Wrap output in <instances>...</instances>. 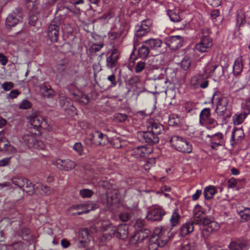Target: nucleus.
<instances>
[{
    "label": "nucleus",
    "instance_id": "59",
    "mask_svg": "<svg viewBox=\"0 0 250 250\" xmlns=\"http://www.w3.org/2000/svg\"><path fill=\"white\" fill-rule=\"evenodd\" d=\"M67 89L68 90L71 95L72 92L78 93V92H79L77 87L74 83H71L68 85L67 86Z\"/></svg>",
    "mask_w": 250,
    "mask_h": 250
},
{
    "label": "nucleus",
    "instance_id": "18",
    "mask_svg": "<svg viewBox=\"0 0 250 250\" xmlns=\"http://www.w3.org/2000/svg\"><path fill=\"white\" fill-rule=\"evenodd\" d=\"M207 137L210 139L211 147L216 149L219 146H221L225 142L224 135L221 132H218L213 135H207Z\"/></svg>",
    "mask_w": 250,
    "mask_h": 250
},
{
    "label": "nucleus",
    "instance_id": "15",
    "mask_svg": "<svg viewBox=\"0 0 250 250\" xmlns=\"http://www.w3.org/2000/svg\"><path fill=\"white\" fill-rule=\"evenodd\" d=\"M205 209L199 205L197 204L193 209V219L192 221L195 225H202L206 217L203 215L205 214Z\"/></svg>",
    "mask_w": 250,
    "mask_h": 250
},
{
    "label": "nucleus",
    "instance_id": "23",
    "mask_svg": "<svg viewBox=\"0 0 250 250\" xmlns=\"http://www.w3.org/2000/svg\"><path fill=\"white\" fill-rule=\"evenodd\" d=\"M202 225L207 226L206 228L204 229L203 231H206L208 233L216 231L218 230L220 228L219 224L213 221L212 219L208 216L206 217Z\"/></svg>",
    "mask_w": 250,
    "mask_h": 250
},
{
    "label": "nucleus",
    "instance_id": "16",
    "mask_svg": "<svg viewBox=\"0 0 250 250\" xmlns=\"http://www.w3.org/2000/svg\"><path fill=\"white\" fill-rule=\"evenodd\" d=\"M183 40L182 37L179 35L170 36L166 39V44L171 50H175L182 46Z\"/></svg>",
    "mask_w": 250,
    "mask_h": 250
},
{
    "label": "nucleus",
    "instance_id": "46",
    "mask_svg": "<svg viewBox=\"0 0 250 250\" xmlns=\"http://www.w3.org/2000/svg\"><path fill=\"white\" fill-rule=\"evenodd\" d=\"M38 22V17L37 15L30 12L29 15L28 23L31 26H36Z\"/></svg>",
    "mask_w": 250,
    "mask_h": 250
},
{
    "label": "nucleus",
    "instance_id": "30",
    "mask_svg": "<svg viewBox=\"0 0 250 250\" xmlns=\"http://www.w3.org/2000/svg\"><path fill=\"white\" fill-rule=\"evenodd\" d=\"M229 248L230 250H248L249 249L247 243L240 239L231 241Z\"/></svg>",
    "mask_w": 250,
    "mask_h": 250
},
{
    "label": "nucleus",
    "instance_id": "45",
    "mask_svg": "<svg viewBox=\"0 0 250 250\" xmlns=\"http://www.w3.org/2000/svg\"><path fill=\"white\" fill-rule=\"evenodd\" d=\"M196 249L197 245L193 241L184 243L181 248V250H196Z\"/></svg>",
    "mask_w": 250,
    "mask_h": 250
},
{
    "label": "nucleus",
    "instance_id": "63",
    "mask_svg": "<svg viewBox=\"0 0 250 250\" xmlns=\"http://www.w3.org/2000/svg\"><path fill=\"white\" fill-rule=\"evenodd\" d=\"M80 236L83 239H88L89 235V231L87 229H83L81 231L80 233Z\"/></svg>",
    "mask_w": 250,
    "mask_h": 250
},
{
    "label": "nucleus",
    "instance_id": "39",
    "mask_svg": "<svg viewBox=\"0 0 250 250\" xmlns=\"http://www.w3.org/2000/svg\"><path fill=\"white\" fill-rule=\"evenodd\" d=\"M248 115L249 114L244 111L241 113H238L235 114L233 116V121L234 124L236 125H239L241 124Z\"/></svg>",
    "mask_w": 250,
    "mask_h": 250
},
{
    "label": "nucleus",
    "instance_id": "4",
    "mask_svg": "<svg viewBox=\"0 0 250 250\" xmlns=\"http://www.w3.org/2000/svg\"><path fill=\"white\" fill-rule=\"evenodd\" d=\"M108 142L107 136L99 130L93 131L84 140L85 144L88 146H91L92 145L97 146H104Z\"/></svg>",
    "mask_w": 250,
    "mask_h": 250
},
{
    "label": "nucleus",
    "instance_id": "9",
    "mask_svg": "<svg viewBox=\"0 0 250 250\" xmlns=\"http://www.w3.org/2000/svg\"><path fill=\"white\" fill-rule=\"evenodd\" d=\"M152 25V21L150 19L143 21L140 24L135 26V35L137 39L141 38L150 31V26Z\"/></svg>",
    "mask_w": 250,
    "mask_h": 250
},
{
    "label": "nucleus",
    "instance_id": "31",
    "mask_svg": "<svg viewBox=\"0 0 250 250\" xmlns=\"http://www.w3.org/2000/svg\"><path fill=\"white\" fill-rule=\"evenodd\" d=\"M243 59L242 56L238 57L234 61L233 66V73L234 75H240L243 69Z\"/></svg>",
    "mask_w": 250,
    "mask_h": 250
},
{
    "label": "nucleus",
    "instance_id": "55",
    "mask_svg": "<svg viewBox=\"0 0 250 250\" xmlns=\"http://www.w3.org/2000/svg\"><path fill=\"white\" fill-rule=\"evenodd\" d=\"M73 149L76 151L79 155H82L83 153V145L80 143H76L73 146Z\"/></svg>",
    "mask_w": 250,
    "mask_h": 250
},
{
    "label": "nucleus",
    "instance_id": "26",
    "mask_svg": "<svg viewBox=\"0 0 250 250\" xmlns=\"http://www.w3.org/2000/svg\"><path fill=\"white\" fill-rule=\"evenodd\" d=\"M59 97L60 104L65 110H70L72 112L76 110V108L73 106L70 99L64 94L60 93Z\"/></svg>",
    "mask_w": 250,
    "mask_h": 250
},
{
    "label": "nucleus",
    "instance_id": "44",
    "mask_svg": "<svg viewBox=\"0 0 250 250\" xmlns=\"http://www.w3.org/2000/svg\"><path fill=\"white\" fill-rule=\"evenodd\" d=\"M38 189H40L42 191L41 194L42 195H49L52 192V190L50 187L46 185L38 183Z\"/></svg>",
    "mask_w": 250,
    "mask_h": 250
},
{
    "label": "nucleus",
    "instance_id": "32",
    "mask_svg": "<svg viewBox=\"0 0 250 250\" xmlns=\"http://www.w3.org/2000/svg\"><path fill=\"white\" fill-rule=\"evenodd\" d=\"M194 225L195 224L192 221L183 224L179 229L180 234L182 236H185L192 232L194 229Z\"/></svg>",
    "mask_w": 250,
    "mask_h": 250
},
{
    "label": "nucleus",
    "instance_id": "40",
    "mask_svg": "<svg viewBox=\"0 0 250 250\" xmlns=\"http://www.w3.org/2000/svg\"><path fill=\"white\" fill-rule=\"evenodd\" d=\"M25 180H26V178L22 176H17L11 179L12 183L22 190L24 187Z\"/></svg>",
    "mask_w": 250,
    "mask_h": 250
},
{
    "label": "nucleus",
    "instance_id": "10",
    "mask_svg": "<svg viewBox=\"0 0 250 250\" xmlns=\"http://www.w3.org/2000/svg\"><path fill=\"white\" fill-rule=\"evenodd\" d=\"M102 228L104 230L101 240L103 242H106L110 240L113 236L116 237V227L109 223H102Z\"/></svg>",
    "mask_w": 250,
    "mask_h": 250
},
{
    "label": "nucleus",
    "instance_id": "12",
    "mask_svg": "<svg viewBox=\"0 0 250 250\" xmlns=\"http://www.w3.org/2000/svg\"><path fill=\"white\" fill-rule=\"evenodd\" d=\"M165 214L166 212L162 207H154L148 211L146 218L148 221H159Z\"/></svg>",
    "mask_w": 250,
    "mask_h": 250
},
{
    "label": "nucleus",
    "instance_id": "7",
    "mask_svg": "<svg viewBox=\"0 0 250 250\" xmlns=\"http://www.w3.org/2000/svg\"><path fill=\"white\" fill-rule=\"evenodd\" d=\"M22 21V9L21 7H17L7 16L6 19L5 25L7 27L11 28L21 22Z\"/></svg>",
    "mask_w": 250,
    "mask_h": 250
},
{
    "label": "nucleus",
    "instance_id": "51",
    "mask_svg": "<svg viewBox=\"0 0 250 250\" xmlns=\"http://www.w3.org/2000/svg\"><path fill=\"white\" fill-rule=\"evenodd\" d=\"M32 106V104L27 100H23L21 101L19 106V108L21 109H30Z\"/></svg>",
    "mask_w": 250,
    "mask_h": 250
},
{
    "label": "nucleus",
    "instance_id": "33",
    "mask_svg": "<svg viewBox=\"0 0 250 250\" xmlns=\"http://www.w3.org/2000/svg\"><path fill=\"white\" fill-rule=\"evenodd\" d=\"M237 212L240 215L243 222H245L250 219V208L238 207Z\"/></svg>",
    "mask_w": 250,
    "mask_h": 250
},
{
    "label": "nucleus",
    "instance_id": "62",
    "mask_svg": "<svg viewBox=\"0 0 250 250\" xmlns=\"http://www.w3.org/2000/svg\"><path fill=\"white\" fill-rule=\"evenodd\" d=\"M94 206L91 204H83V209L85 213L88 212L89 211L94 209Z\"/></svg>",
    "mask_w": 250,
    "mask_h": 250
},
{
    "label": "nucleus",
    "instance_id": "54",
    "mask_svg": "<svg viewBox=\"0 0 250 250\" xmlns=\"http://www.w3.org/2000/svg\"><path fill=\"white\" fill-rule=\"evenodd\" d=\"M146 65L144 62H138L135 67V72L137 73L142 72L145 68Z\"/></svg>",
    "mask_w": 250,
    "mask_h": 250
},
{
    "label": "nucleus",
    "instance_id": "35",
    "mask_svg": "<svg viewBox=\"0 0 250 250\" xmlns=\"http://www.w3.org/2000/svg\"><path fill=\"white\" fill-rule=\"evenodd\" d=\"M71 95H73L75 98V100L78 102L82 103L83 104H86L89 103V99L88 96L80 92H72Z\"/></svg>",
    "mask_w": 250,
    "mask_h": 250
},
{
    "label": "nucleus",
    "instance_id": "36",
    "mask_svg": "<svg viewBox=\"0 0 250 250\" xmlns=\"http://www.w3.org/2000/svg\"><path fill=\"white\" fill-rule=\"evenodd\" d=\"M149 49H156L158 47H160L162 43V42L159 39H150L144 42Z\"/></svg>",
    "mask_w": 250,
    "mask_h": 250
},
{
    "label": "nucleus",
    "instance_id": "43",
    "mask_svg": "<svg viewBox=\"0 0 250 250\" xmlns=\"http://www.w3.org/2000/svg\"><path fill=\"white\" fill-rule=\"evenodd\" d=\"M180 218V215L178 214L176 210H174L170 219L171 226L174 227L176 226L179 223Z\"/></svg>",
    "mask_w": 250,
    "mask_h": 250
},
{
    "label": "nucleus",
    "instance_id": "14",
    "mask_svg": "<svg viewBox=\"0 0 250 250\" xmlns=\"http://www.w3.org/2000/svg\"><path fill=\"white\" fill-rule=\"evenodd\" d=\"M138 135L144 140L145 143L152 145L157 144L159 141V137L148 130L145 131L140 132Z\"/></svg>",
    "mask_w": 250,
    "mask_h": 250
},
{
    "label": "nucleus",
    "instance_id": "41",
    "mask_svg": "<svg viewBox=\"0 0 250 250\" xmlns=\"http://www.w3.org/2000/svg\"><path fill=\"white\" fill-rule=\"evenodd\" d=\"M207 77L205 78L204 76L202 74H200L197 76L192 77L191 79V83L192 86L195 88L200 85L202 82H203Z\"/></svg>",
    "mask_w": 250,
    "mask_h": 250
},
{
    "label": "nucleus",
    "instance_id": "8",
    "mask_svg": "<svg viewBox=\"0 0 250 250\" xmlns=\"http://www.w3.org/2000/svg\"><path fill=\"white\" fill-rule=\"evenodd\" d=\"M120 195L118 190L108 188L106 194L102 199V202L109 207L119 203Z\"/></svg>",
    "mask_w": 250,
    "mask_h": 250
},
{
    "label": "nucleus",
    "instance_id": "2",
    "mask_svg": "<svg viewBox=\"0 0 250 250\" xmlns=\"http://www.w3.org/2000/svg\"><path fill=\"white\" fill-rule=\"evenodd\" d=\"M170 143L172 147L180 152L190 153L192 152V145L185 138L178 135H173L171 137Z\"/></svg>",
    "mask_w": 250,
    "mask_h": 250
},
{
    "label": "nucleus",
    "instance_id": "27",
    "mask_svg": "<svg viewBox=\"0 0 250 250\" xmlns=\"http://www.w3.org/2000/svg\"><path fill=\"white\" fill-rule=\"evenodd\" d=\"M5 136V131L4 130L0 131V151L9 152L13 147Z\"/></svg>",
    "mask_w": 250,
    "mask_h": 250
},
{
    "label": "nucleus",
    "instance_id": "28",
    "mask_svg": "<svg viewBox=\"0 0 250 250\" xmlns=\"http://www.w3.org/2000/svg\"><path fill=\"white\" fill-rule=\"evenodd\" d=\"M244 137V133L242 128H236L233 129L231 136V144L234 145L239 143L243 139Z\"/></svg>",
    "mask_w": 250,
    "mask_h": 250
},
{
    "label": "nucleus",
    "instance_id": "5",
    "mask_svg": "<svg viewBox=\"0 0 250 250\" xmlns=\"http://www.w3.org/2000/svg\"><path fill=\"white\" fill-rule=\"evenodd\" d=\"M199 124L206 126L208 129L213 128L218 125L217 121L211 117V109L209 108H205L201 110L199 115Z\"/></svg>",
    "mask_w": 250,
    "mask_h": 250
},
{
    "label": "nucleus",
    "instance_id": "60",
    "mask_svg": "<svg viewBox=\"0 0 250 250\" xmlns=\"http://www.w3.org/2000/svg\"><path fill=\"white\" fill-rule=\"evenodd\" d=\"M129 83L133 85L139 83L140 81V78L138 76H133L128 80Z\"/></svg>",
    "mask_w": 250,
    "mask_h": 250
},
{
    "label": "nucleus",
    "instance_id": "42",
    "mask_svg": "<svg viewBox=\"0 0 250 250\" xmlns=\"http://www.w3.org/2000/svg\"><path fill=\"white\" fill-rule=\"evenodd\" d=\"M180 119L176 114H171L169 116L168 124L170 126H178L180 125Z\"/></svg>",
    "mask_w": 250,
    "mask_h": 250
},
{
    "label": "nucleus",
    "instance_id": "47",
    "mask_svg": "<svg viewBox=\"0 0 250 250\" xmlns=\"http://www.w3.org/2000/svg\"><path fill=\"white\" fill-rule=\"evenodd\" d=\"M216 106L219 107H227L228 104V99L225 97H222L220 98H216Z\"/></svg>",
    "mask_w": 250,
    "mask_h": 250
},
{
    "label": "nucleus",
    "instance_id": "19",
    "mask_svg": "<svg viewBox=\"0 0 250 250\" xmlns=\"http://www.w3.org/2000/svg\"><path fill=\"white\" fill-rule=\"evenodd\" d=\"M37 134H38V133H37L36 131L35 132H33L32 130L30 131L22 136V140L29 147L36 148L37 146L38 143Z\"/></svg>",
    "mask_w": 250,
    "mask_h": 250
},
{
    "label": "nucleus",
    "instance_id": "52",
    "mask_svg": "<svg viewBox=\"0 0 250 250\" xmlns=\"http://www.w3.org/2000/svg\"><path fill=\"white\" fill-rule=\"evenodd\" d=\"M237 24L240 26L246 22V18L244 13L242 12L238 13L236 18Z\"/></svg>",
    "mask_w": 250,
    "mask_h": 250
},
{
    "label": "nucleus",
    "instance_id": "11",
    "mask_svg": "<svg viewBox=\"0 0 250 250\" xmlns=\"http://www.w3.org/2000/svg\"><path fill=\"white\" fill-rule=\"evenodd\" d=\"M137 45V43L136 41H134V47L132 50V53L130 54L129 58V61L133 63L137 59V58H140L142 59H146L149 53V49L146 45H142L141 47H140L138 50V54L137 56H136L134 54L135 50H136V45Z\"/></svg>",
    "mask_w": 250,
    "mask_h": 250
},
{
    "label": "nucleus",
    "instance_id": "61",
    "mask_svg": "<svg viewBox=\"0 0 250 250\" xmlns=\"http://www.w3.org/2000/svg\"><path fill=\"white\" fill-rule=\"evenodd\" d=\"M20 94V92L17 89H14L10 91L8 94V98L14 99L16 98Z\"/></svg>",
    "mask_w": 250,
    "mask_h": 250
},
{
    "label": "nucleus",
    "instance_id": "53",
    "mask_svg": "<svg viewBox=\"0 0 250 250\" xmlns=\"http://www.w3.org/2000/svg\"><path fill=\"white\" fill-rule=\"evenodd\" d=\"M191 64V61L189 58L185 56L181 61V67L185 70H188Z\"/></svg>",
    "mask_w": 250,
    "mask_h": 250
},
{
    "label": "nucleus",
    "instance_id": "17",
    "mask_svg": "<svg viewBox=\"0 0 250 250\" xmlns=\"http://www.w3.org/2000/svg\"><path fill=\"white\" fill-rule=\"evenodd\" d=\"M212 46L211 38H201L200 42L195 45V48L201 53L208 52Z\"/></svg>",
    "mask_w": 250,
    "mask_h": 250
},
{
    "label": "nucleus",
    "instance_id": "56",
    "mask_svg": "<svg viewBox=\"0 0 250 250\" xmlns=\"http://www.w3.org/2000/svg\"><path fill=\"white\" fill-rule=\"evenodd\" d=\"M243 110L248 114H250V97L246 99L243 104Z\"/></svg>",
    "mask_w": 250,
    "mask_h": 250
},
{
    "label": "nucleus",
    "instance_id": "38",
    "mask_svg": "<svg viewBox=\"0 0 250 250\" xmlns=\"http://www.w3.org/2000/svg\"><path fill=\"white\" fill-rule=\"evenodd\" d=\"M216 193L217 190L215 187L213 186H209L204 188L203 193L204 198L207 200H209L211 199Z\"/></svg>",
    "mask_w": 250,
    "mask_h": 250
},
{
    "label": "nucleus",
    "instance_id": "6",
    "mask_svg": "<svg viewBox=\"0 0 250 250\" xmlns=\"http://www.w3.org/2000/svg\"><path fill=\"white\" fill-rule=\"evenodd\" d=\"M60 25L61 21L58 19H54L49 24L47 30V35L51 42H58L60 32Z\"/></svg>",
    "mask_w": 250,
    "mask_h": 250
},
{
    "label": "nucleus",
    "instance_id": "49",
    "mask_svg": "<svg viewBox=\"0 0 250 250\" xmlns=\"http://www.w3.org/2000/svg\"><path fill=\"white\" fill-rule=\"evenodd\" d=\"M94 194V192L89 189L83 188L80 191V194L82 198H90Z\"/></svg>",
    "mask_w": 250,
    "mask_h": 250
},
{
    "label": "nucleus",
    "instance_id": "58",
    "mask_svg": "<svg viewBox=\"0 0 250 250\" xmlns=\"http://www.w3.org/2000/svg\"><path fill=\"white\" fill-rule=\"evenodd\" d=\"M14 84L12 82H4L1 85V87L5 91H9L14 87Z\"/></svg>",
    "mask_w": 250,
    "mask_h": 250
},
{
    "label": "nucleus",
    "instance_id": "57",
    "mask_svg": "<svg viewBox=\"0 0 250 250\" xmlns=\"http://www.w3.org/2000/svg\"><path fill=\"white\" fill-rule=\"evenodd\" d=\"M104 44H93L90 47V50L92 53L97 52L101 50L103 47Z\"/></svg>",
    "mask_w": 250,
    "mask_h": 250
},
{
    "label": "nucleus",
    "instance_id": "34",
    "mask_svg": "<svg viewBox=\"0 0 250 250\" xmlns=\"http://www.w3.org/2000/svg\"><path fill=\"white\" fill-rule=\"evenodd\" d=\"M147 149L144 146H137L132 150V155L136 158H143L147 153Z\"/></svg>",
    "mask_w": 250,
    "mask_h": 250
},
{
    "label": "nucleus",
    "instance_id": "24",
    "mask_svg": "<svg viewBox=\"0 0 250 250\" xmlns=\"http://www.w3.org/2000/svg\"><path fill=\"white\" fill-rule=\"evenodd\" d=\"M56 165L59 168L67 171L73 169L76 165L74 161L69 159H58L56 161Z\"/></svg>",
    "mask_w": 250,
    "mask_h": 250
},
{
    "label": "nucleus",
    "instance_id": "13",
    "mask_svg": "<svg viewBox=\"0 0 250 250\" xmlns=\"http://www.w3.org/2000/svg\"><path fill=\"white\" fill-rule=\"evenodd\" d=\"M150 234V230L146 228H142L137 230L131 236L130 242L136 245L143 241Z\"/></svg>",
    "mask_w": 250,
    "mask_h": 250
},
{
    "label": "nucleus",
    "instance_id": "3",
    "mask_svg": "<svg viewBox=\"0 0 250 250\" xmlns=\"http://www.w3.org/2000/svg\"><path fill=\"white\" fill-rule=\"evenodd\" d=\"M26 119L30 125L34 127V130L38 132V134L40 133V129L41 128L47 130H49L51 128L47 120L37 112H35L31 115L27 116Z\"/></svg>",
    "mask_w": 250,
    "mask_h": 250
},
{
    "label": "nucleus",
    "instance_id": "21",
    "mask_svg": "<svg viewBox=\"0 0 250 250\" xmlns=\"http://www.w3.org/2000/svg\"><path fill=\"white\" fill-rule=\"evenodd\" d=\"M39 89L41 95L43 98H52L55 96V91L46 83L41 84L39 86Z\"/></svg>",
    "mask_w": 250,
    "mask_h": 250
},
{
    "label": "nucleus",
    "instance_id": "29",
    "mask_svg": "<svg viewBox=\"0 0 250 250\" xmlns=\"http://www.w3.org/2000/svg\"><path fill=\"white\" fill-rule=\"evenodd\" d=\"M116 238L122 240L127 238L128 234V226L125 224H120L116 227Z\"/></svg>",
    "mask_w": 250,
    "mask_h": 250
},
{
    "label": "nucleus",
    "instance_id": "37",
    "mask_svg": "<svg viewBox=\"0 0 250 250\" xmlns=\"http://www.w3.org/2000/svg\"><path fill=\"white\" fill-rule=\"evenodd\" d=\"M215 111L217 116L221 118L225 119L230 117V112L227 107H216Z\"/></svg>",
    "mask_w": 250,
    "mask_h": 250
},
{
    "label": "nucleus",
    "instance_id": "48",
    "mask_svg": "<svg viewBox=\"0 0 250 250\" xmlns=\"http://www.w3.org/2000/svg\"><path fill=\"white\" fill-rule=\"evenodd\" d=\"M38 190V183L36 185L30 186L29 187L26 188V189H23L22 191H25L29 195L32 196L34 195L37 190Z\"/></svg>",
    "mask_w": 250,
    "mask_h": 250
},
{
    "label": "nucleus",
    "instance_id": "20",
    "mask_svg": "<svg viewBox=\"0 0 250 250\" xmlns=\"http://www.w3.org/2000/svg\"><path fill=\"white\" fill-rule=\"evenodd\" d=\"M204 73L205 74L208 75L214 73V76L220 77L224 75L225 69L222 66L218 64L212 65L208 64L205 68Z\"/></svg>",
    "mask_w": 250,
    "mask_h": 250
},
{
    "label": "nucleus",
    "instance_id": "50",
    "mask_svg": "<svg viewBox=\"0 0 250 250\" xmlns=\"http://www.w3.org/2000/svg\"><path fill=\"white\" fill-rule=\"evenodd\" d=\"M167 14L171 21L173 22H178L180 21V16L175 11L172 10H169L167 12Z\"/></svg>",
    "mask_w": 250,
    "mask_h": 250
},
{
    "label": "nucleus",
    "instance_id": "25",
    "mask_svg": "<svg viewBox=\"0 0 250 250\" xmlns=\"http://www.w3.org/2000/svg\"><path fill=\"white\" fill-rule=\"evenodd\" d=\"M146 129L159 136V135L164 133L165 128L163 125L158 122L150 121L146 126Z\"/></svg>",
    "mask_w": 250,
    "mask_h": 250
},
{
    "label": "nucleus",
    "instance_id": "22",
    "mask_svg": "<svg viewBox=\"0 0 250 250\" xmlns=\"http://www.w3.org/2000/svg\"><path fill=\"white\" fill-rule=\"evenodd\" d=\"M119 58V52L118 50L116 48H113L111 51L110 55L106 58V66L110 69L117 67Z\"/></svg>",
    "mask_w": 250,
    "mask_h": 250
},
{
    "label": "nucleus",
    "instance_id": "64",
    "mask_svg": "<svg viewBox=\"0 0 250 250\" xmlns=\"http://www.w3.org/2000/svg\"><path fill=\"white\" fill-rule=\"evenodd\" d=\"M220 16V11L218 9H214L211 12L210 16L213 21Z\"/></svg>",
    "mask_w": 250,
    "mask_h": 250
},
{
    "label": "nucleus",
    "instance_id": "1",
    "mask_svg": "<svg viewBox=\"0 0 250 250\" xmlns=\"http://www.w3.org/2000/svg\"><path fill=\"white\" fill-rule=\"evenodd\" d=\"M167 232L162 228H156L148 243V250H161L168 241L169 236L165 235Z\"/></svg>",
    "mask_w": 250,
    "mask_h": 250
}]
</instances>
